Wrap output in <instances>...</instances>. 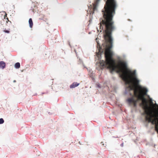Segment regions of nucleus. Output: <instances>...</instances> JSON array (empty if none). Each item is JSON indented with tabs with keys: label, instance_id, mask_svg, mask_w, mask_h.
Instances as JSON below:
<instances>
[{
	"label": "nucleus",
	"instance_id": "nucleus-1",
	"mask_svg": "<svg viewBox=\"0 0 158 158\" xmlns=\"http://www.w3.org/2000/svg\"><path fill=\"white\" fill-rule=\"evenodd\" d=\"M106 4L102 10L103 18H100L99 27L100 32L102 30L104 40H113L112 32L115 29L113 17L118 6L116 0H105Z\"/></svg>",
	"mask_w": 158,
	"mask_h": 158
},
{
	"label": "nucleus",
	"instance_id": "nucleus-2",
	"mask_svg": "<svg viewBox=\"0 0 158 158\" xmlns=\"http://www.w3.org/2000/svg\"><path fill=\"white\" fill-rule=\"evenodd\" d=\"M79 83H77V82H74L70 86V88L71 89L74 88L78 86L79 85Z\"/></svg>",
	"mask_w": 158,
	"mask_h": 158
},
{
	"label": "nucleus",
	"instance_id": "nucleus-3",
	"mask_svg": "<svg viewBox=\"0 0 158 158\" xmlns=\"http://www.w3.org/2000/svg\"><path fill=\"white\" fill-rule=\"evenodd\" d=\"M6 66L5 63L3 61H0V68L3 69Z\"/></svg>",
	"mask_w": 158,
	"mask_h": 158
},
{
	"label": "nucleus",
	"instance_id": "nucleus-4",
	"mask_svg": "<svg viewBox=\"0 0 158 158\" xmlns=\"http://www.w3.org/2000/svg\"><path fill=\"white\" fill-rule=\"evenodd\" d=\"M29 27L30 28H32L33 26V23L32 20V19L31 18H30L29 20Z\"/></svg>",
	"mask_w": 158,
	"mask_h": 158
},
{
	"label": "nucleus",
	"instance_id": "nucleus-5",
	"mask_svg": "<svg viewBox=\"0 0 158 158\" xmlns=\"http://www.w3.org/2000/svg\"><path fill=\"white\" fill-rule=\"evenodd\" d=\"M15 68L16 69H19L20 67V63L19 62H17L15 64Z\"/></svg>",
	"mask_w": 158,
	"mask_h": 158
},
{
	"label": "nucleus",
	"instance_id": "nucleus-6",
	"mask_svg": "<svg viewBox=\"0 0 158 158\" xmlns=\"http://www.w3.org/2000/svg\"><path fill=\"white\" fill-rule=\"evenodd\" d=\"M89 77L91 78V79H92V80H93V81H94V80H95V79L94 78V76H93V73H91V74H90L89 75Z\"/></svg>",
	"mask_w": 158,
	"mask_h": 158
},
{
	"label": "nucleus",
	"instance_id": "nucleus-7",
	"mask_svg": "<svg viewBox=\"0 0 158 158\" xmlns=\"http://www.w3.org/2000/svg\"><path fill=\"white\" fill-rule=\"evenodd\" d=\"M4 120L2 118H0V124H2L4 123Z\"/></svg>",
	"mask_w": 158,
	"mask_h": 158
},
{
	"label": "nucleus",
	"instance_id": "nucleus-8",
	"mask_svg": "<svg viewBox=\"0 0 158 158\" xmlns=\"http://www.w3.org/2000/svg\"><path fill=\"white\" fill-rule=\"evenodd\" d=\"M98 38H96V41L98 45L99 46H100V44L98 42Z\"/></svg>",
	"mask_w": 158,
	"mask_h": 158
},
{
	"label": "nucleus",
	"instance_id": "nucleus-9",
	"mask_svg": "<svg viewBox=\"0 0 158 158\" xmlns=\"http://www.w3.org/2000/svg\"><path fill=\"white\" fill-rule=\"evenodd\" d=\"M101 145H103L104 147H106V143H104L102 142H101Z\"/></svg>",
	"mask_w": 158,
	"mask_h": 158
},
{
	"label": "nucleus",
	"instance_id": "nucleus-10",
	"mask_svg": "<svg viewBox=\"0 0 158 158\" xmlns=\"http://www.w3.org/2000/svg\"><path fill=\"white\" fill-rule=\"evenodd\" d=\"M4 32L6 33H10V31L8 30H5L4 31Z\"/></svg>",
	"mask_w": 158,
	"mask_h": 158
},
{
	"label": "nucleus",
	"instance_id": "nucleus-11",
	"mask_svg": "<svg viewBox=\"0 0 158 158\" xmlns=\"http://www.w3.org/2000/svg\"><path fill=\"white\" fill-rule=\"evenodd\" d=\"M88 69V70L89 71V73H90V74H91V73H93V71H92V70L91 69Z\"/></svg>",
	"mask_w": 158,
	"mask_h": 158
},
{
	"label": "nucleus",
	"instance_id": "nucleus-12",
	"mask_svg": "<svg viewBox=\"0 0 158 158\" xmlns=\"http://www.w3.org/2000/svg\"><path fill=\"white\" fill-rule=\"evenodd\" d=\"M79 62L80 64H81L82 63V60H81L80 59H79Z\"/></svg>",
	"mask_w": 158,
	"mask_h": 158
},
{
	"label": "nucleus",
	"instance_id": "nucleus-13",
	"mask_svg": "<svg viewBox=\"0 0 158 158\" xmlns=\"http://www.w3.org/2000/svg\"><path fill=\"white\" fill-rule=\"evenodd\" d=\"M123 143H122L120 144V146H121V147H123Z\"/></svg>",
	"mask_w": 158,
	"mask_h": 158
},
{
	"label": "nucleus",
	"instance_id": "nucleus-14",
	"mask_svg": "<svg viewBox=\"0 0 158 158\" xmlns=\"http://www.w3.org/2000/svg\"><path fill=\"white\" fill-rule=\"evenodd\" d=\"M97 86H98V87L99 88H101V87H100V86L99 85H98Z\"/></svg>",
	"mask_w": 158,
	"mask_h": 158
},
{
	"label": "nucleus",
	"instance_id": "nucleus-15",
	"mask_svg": "<svg viewBox=\"0 0 158 158\" xmlns=\"http://www.w3.org/2000/svg\"><path fill=\"white\" fill-rule=\"evenodd\" d=\"M112 79L113 80H115V77H112Z\"/></svg>",
	"mask_w": 158,
	"mask_h": 158
},
{
	"label": "nucleus",
	"instance_id": "nucleus-16",
	"mask_svg": "<svg viewBox=\"0 0 158 158\" xmlns=\"http://www.w3.org/2000/svg\"><path fill=\"white\" fill-rule=\"evenodd\" d=\"M156 106L157 107V110H158V104L156 103Z\"/></svg>",
	"mask_w": 158,
	"mask_h": 158
},
{
	"label": "nucleus",
	"instance_id": "nucleus-17",
	"mask_svg": "<svg viewBox=\"0 0 158 158\" xmlns=\"http://www.w3.org/2000/svg\"><path fill=\"white\" fill-rule=\"evenodd\" d=\"M123 59L124 58H125V55H123Z\"/></svg>",
	"mask_w": 158,
	"mask_h": 158
},
{
	"label": "nucleus",
	"instance_id": "nucleus-18",
	"mask_svg": "<svg viewBox=\"0 0 158 158\" xmlns=\"http://www.w3.org/2000/svg\"><path fill=\"white\" fill-rule=\"evenodd\" d=\"M31 9H32V10H34V9L32 8V7H31Z\"/></svg>",
	"mask_w": 158,
	"mask_h": 158
},
{
	"label": "nucleus",
	"instance_id": "nucleus-19",
	"mask_svg": "<svg viewBox=\"0 0 158 158\" xmlns=\"http://www.w3.org/2000/svg\"><path fill=\"white\" fill-rule=\"evenodd\" d=\"M16 82V81L15 80H14V81H13V82Z\"/></svg>",
	"mask_w": 158,
	"mask_h": 158
},
{
	"label": "nucleus",
	"instance_id": "nucleus-20",
	"mask_svg": "<svg viewBox=\"0 0 158 158\" xmlns=\"http://www.w3.org/2000/svg\"><path fill=\"white\" fill-rule=\"evenodd\" d=\"M97 29L98 31H99V30L98 29V28L97 27Z\"/></svg>",
	"mask_w": 158,
	"mask_h": 158
},
{
	"label": "nucleus",
	"instance_id": "nucleus-21",
	"mask_svg": "<svg viewBox=\"0 0 158 158\" xmlns=\"http://www.w3.org/2000/svg\"><path fill=\"white\" fill-rule=\"evenodd\" d=\"M69 45L71 47V45H70V43H69Z\"/></svg>",
	"mask_w": 158,
	"mask_h": 158
},
{
	"label": "nucleus",
	"instance_id": "nucleus-22",
	"mask_svg": "<svg viewBox=\"0 0 158 158\" xmlns=\"http://www.w3.org/2000/svg\"><path fill=\"white\" fill-rule=\"evenodd\" d=\"M45 94V93H42V94Z\"/></svg>",
	"mask_w": 158,
	"mask_h": 158
},
{
	"label": "nucleus",
	"instance_id": "nucleus-23",
	"mask_svg": "<svg viewBox=\"0 0 158 158\" xmlns=\"http://www.w3.org/2000/svg\"><path fill=\"white\" fill-rule=\"evenodd\" d=\"M74 51H75V52H76V50L75 49H74Z\"/></svg>",
	"mask_w": 158,
	"mask_h": 158
},
{
	"label": "nucleus",
	"instance_id": "nucleus-24",
	"mask_svg": "<svg viewBox=\"0 0 158 158\" xmlns=\"http://www.w3.org/2000/svg\"><path fill=\"white\" fill-rule=\"evenodd\" d=\"M89 34H90V32H89Z\"/></svg>",
	"mask_w": 158,
	"mask_h": 158
}]
</instances>
